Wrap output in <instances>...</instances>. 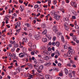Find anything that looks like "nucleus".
<instances>
[{"mask_svg": "<svg viewBox=\"0 0 79 79\" xmlns=\"http://www.w3.org/2000/svg\"><path fill=\"white\" fill-rule=\"evenodd\" d=\"M23 4L25 5V6H27V3H26V2H24V3H23Z\"/></svg>", "mask_w": 79, "mask_h": 79, "instance_id": "52", "label": "nucleus"}, {"mask_svg": "<svg viewBox=\"0 0 79 79\" xmlns=\"http://www.w3.org/2000/svg\"><path fill=\"white\" fill-rule=\"evenodd\" d=\"M23 8H24V7L22 6H20V9L21 11H23Z\"/></svg>", "mask_w": 79, "mask_h": 79, "instance_id": "20", "label": "nucleus"}, {"mask_svg": "<svg viewBox=\"0 0 79 79\" xmlns=\"http://www.w3.org/2000/svg\"><path fill=\"white\" fill-rule=\"evenodd\" d=\"M77 31H78L77 33L79 35V28L78 29H77Z\"/></svg>", "mask_w": 79, "mask_h": 79, "instance_id": "64", "label": "nucleus"}, {"mask_svg": "<svg viewBox=\"0 0 79 79\" xmlns=\"http://www.w3.org/2000/svg\"><path fill=\"white\" fill-rule=\"evenodd\" d=\"M41 27L43 28H45V25L44 24H42L41 25Z\"/></svg>", "mask_w": 79, "mask_h": 79, "instance_id": "29", "label": "nucleus"}, {"mask_svg": "<svg viewBox=\"0 0 79 79\" xmlns=\"http://www.w3.org/2000/svg\"><path fill=\"white\" fill-rule=\"evenodd\" d=\"M66 38H67V39H70V38L69 37V36L68 35H66Z\"/></svg>", "mask_w": 79, "mask_h": 79, "instance_id": "59", "label": "nucleus"}, {"mask_svg": "<svg viewBox=\"0 0 79 79\" xmlns=\"http://www.w3.org/2000/svg\"><path fill=\"white\" fill-rule=\"evenodd\" d=\"M4 20H6V24H8V19L6 18L4 19Z\"/></svg>", "mask_w": 79, "mask_h": 79, "instance_id": "15", "label": "nucleus"}, {"mask_svg": "<svg viewBox=\"0 0 79 79\" xmlns=\"http://www.w3.org/2000/svg\"><path fill=\"white\" fill-rule=\"evenodd\" d=\"M48 51H50L52 50V49H51V48H48Z\"/></svg>", "mask_w": 79, "mask_h": 79, "instance_id": "57", "label": "nucleus"}, {"mask_svg": "<svg viewBox=\"0 0 79 79\" xmlns=\"http://www.w3.org/2000/svg\"><path fill=\"white\" fill-rule=\"evenodd\" d=\"M55 44L56 46H57V47H59V46H60V42H56Z\"/></svg>", "mask_w": 79, "mask_h": 79, "instance_id": "19", "label": "nucleus"}, {"mask_svg": "<svg viewBox=\"0 0 79 79\" xmlns=\"http://www.w3.org/2000/svg\"><path fill=\"white\" fill-rule=\"evenodd\" d=\"M14 45L15 47L16 48H17V47H18V44H16V43H14Z\"/></svg>", "mask_w": 79, "mask_h": 79, "instance_id": "25", "label": "nucleus"}, {"mask_svg": "<svg viewBox=\"0 0 79 79\" xmlns=\"http://www.w3.org/2000/svg\"><path fill=\"white\" fill-rule=\"evenodd\" d=\"M40 11H40H41V9H40V7H39L37 10V11Z\"/></svg>", "mask_w": 79, "mask_h": 79, "instance_id": "36", "label": "nucleus"}, {"mask_svg": "<svg viewBox=\"0 0 79 79\" xmlns=\"http://www.w3.org/2000/svg\"><path fill=\"white\" fill-rule=\"evenodd\" d=\"M54 5L56 4V0L54 1Z\"/></svg>", "mask_w": 79, "mask_h": 79, "instance_id": "47", "label": "nucleus"}, {"mask_svg": "<svg viewBox=\"0 0 79 79\" xmlns=\"http://www.w3.org/2000/svg\"><path fill=\"white\" fill-rule=\"evenodd\" d=\"M56 53L57 54V55H58V56H59L60 55V52H58V50L56 51Z\"/></svg>", "mask_w": 79, "mask_h": 79, "instance_id": "32", "label": "nucleus"}, {"mask_svg": "<svg viewBox=\"0 0 79 79\" xmlns=\"http://www.w3.org/2000/svg\"><path fill=\"white\" fill-rule=\"evenodd\" d=\"M72 63V62H71L69 63V64H68V65L69 66V67H71V63Z\"/></svg>", "mask_w": 79, "mask_h": 79, "instance_id": "37", "label": "nucleus"}, {"mask_svg": "<svg viewBox=\"0 0 79 79\" xmlns=\"http://www.w3.org/2000/svg\"><path fill=\"white\" fill-rule=\"evenodd\" d=\"M29 77H30L31 78H32V75L31 74H30L29 75Z\"/></svg>", "mask_w": 79, "mask_h": 79, "instance_id": "53", "label": "nucleus"}, {"mask_svg": "<svg viewBox=\"0 0 79 79\" xmlns=\"http://www.w3.org/2000/svg\"><path fill=\"white\" fill-rule=\"evenodd\" d=\"M53 31H54L55 32V31H58V30H57V28H56V27H54L53 28Z\"/></svg>", "mask_w": 79, "mask_h": 79, "instance_id": "10", "label": "nucleus"}, {"mask_svg": "<svg viewBox=\"0 0 79 79\" xmlns=\"http://www.w3.org/2000/svg\"><path fill=\"white\" fill-rule=\"evenodd\" d=\"M61 40L63 43H64V37L62 35L61 36Z\"/></svg>", "mask_w": 79, "mask_h": 79, "instance_id": "16", "label": "nucleus"}, {"mask_svg": "<svg viewBox=\"0 0 79 79\" xmlns=\"http://www.w3.org/2000/svg\"><path fill=\"white\" fill-rule=\"evenodd\" d=\"M37 72L39 73H42V71H39V70H37Z\"/></svg>", "mask_w": 79, "mask_h": 79, "instance_id": "55", "label": "nucleus"}, {"mask_svg": "<svg viewBox=\"0 0 79 79\" xmlns=\"http://www.w3.org/2000/svg\"><path fill=\"white\" fill-rule=\"evenodd\" d=\"M39 7V5H36L34 6V8L35 9H36V8H37Z\"/></svg>", "mask_w": 79, "mask_h": 79, "instance_id": "26", "label": "nucleus"}, {"mask_svg": "<svg viewBox=\"0 0 79 79\" xmlns=\"http://www.w3.org/2000/svg\"><path fill=\"white\" fill-rule=\"evenodd\" d=\"M29 37H30V38L31 39L32 38V34H29Z\"/></svg>", "mask_w": 79, "mask_h": 79, "instance_id": "56", "label": "nucleus"}, {"mask_svg": "<svg viewBox=\"0 0 79 79\" xmlns=\"http://www.w3.org/2000/svg\"><path fill=\"white\" fill-rule=\"evenodd\" d=\"M61 34H62V33L61 32L58 33L57 34V36L60 37V36L61 35Z\"/></svg>", "mask_w": 79, "mask_h": 79, "instance_id": "22", "label": "nucleus"}, {"mask_svg": "<svg viewBox=\"0 0 79 79\" xmlns=\"http://www.w3.org/2000/svg\"><path fill=\"white\" fill-rule=\"evenodd\" d=\"M36 48V45H34L31 46L32 49H35Z\"/></svg>", "mask_w": 79, "mask_h": 79, "instance_id": "18", "label": "nucleus"}, {"mask_svg": "<svg viewBox=\"0 0 79 79\" xmlns=\"http://www.w3.org/2000/svg\"><path fill=\"white\" fill-rule=\"evenodd\" d=\"M71 5L72 6H76V3L74 2H71Z\"/></svg>", "mask_w": 79, "mask_h": 79, "instance_id": "5", "label": "nucleus"}, {"mask_svg": "<svg viewBox=\"0 0 79 79\" xmlns=\"http://www.w3.org/2000/svg\"><path fill=\"white\" fill-rule=\"evenodd\" d=\"M15 48H13L11 49V52H15Z\"/></svg>", "mask_w": 79, "mask_h": 79, "instance_id": "34", "label": "nucleus"}, {"mask_svg": "<svg viewBox=\"0 0 79 79\" xmlns=\"http://www.w3.org/2000/svg\"><path fill=\"white\" fill-rule=\"evenodd\" d=\"M64 49H67L68 48V47L66 45H64Z\"/></svg>", "mask_w": 79, "mask_h": 79, "instance_id": "33", "label": "nucleus"}, {"mask_svg": "<svg viewBox=\"0 0 79 79\" xmlns=\"http://www.w3.org/2000/svg\"><path fill=\"white\" fill-rule=\"evenodd\" d=\"M47 32V30H44V31L43 32H42L43 34H46V32Z\"/></svg>", "mask_w": 79, "mask_h": 79, "instance_id": "27", "label": "nucleus"}, {"mask_svg": "<svg viewBox=\"0 0 79 79\" xmlns=\"http://www.w3.org/2000/svg\"><path fill=\"white\" fill-rule=\"evenodd\" d=\"M42 40L43 42H47V39H46V38H42Z\"/></svg>", "mask_w": 79, "mask_h": 79, "instance_id": "13", "label": "nucleus"}, {"mask_svg": "<svg viewBox=\"0 0 79 79\" xmlns=\"http://www.w3.org/2000/svg\"><path fill=\"white\" fill-rule=\"evenodd\" d=\"M69 49L71 53H72V54H73V53H74V50H73V49H72V48H71V47H69Z\"/></svg>", "mask_w": 79, "mask_h": 79, "instance_id": "2", "label": "nucleus"}, {"mask_svg": "<svg viewBox=\"0 0 79 79\" xmlns=\"http://www.w3.org/2000/svg\"><path fill=\"white\" fill-rule=\"evenodd\" d=\"M65 28L66 29V30H68L69 29V27H68V26L65 27Z\"/></svg>", "mask_w": 79, "mask_h": 79, "instance_id": "43", "label": "nucleus"}, {"mask_svg": "<svg viewBox=\"0 0 79 79\" xmlns=\"http://www.w3.org/2000/svg\"><path fill=\"white\" fill-rule=\"evenodd\" d=\"M34 36L35 37V39H36V40H39V39H40V36L39 34L35 35Z\"/></svg>", "mask_w": 79, "mask_h": 79, "instance_id": "3", "label": "nucleus"}, {"mask_svg": "<svg viewBox=\"0 0 79 79\" xmlns=\"http://www.w3.org/2000/svg\"><path fill=\"white\" fill-rule=\"evenodd\" d=\"M44 68V67L43 65H41L40 67H39V68L38 69L39 70H42V69Z\"/></svg>", "mask_w": 79, "mask_h": 79, "instance_id": "6", "label": "nucleus"}, {"mask_svg": "<svg viewBox=\"0 0 79 79\" xmlns=\"http://www.w3.org/2000/svg\"><path fill=\"white\" fill-rule=\"evenodd\" d=\"M54 55H55V54L54 53H52L51 54V56H52V57H53Z\"/></svg>", "mask_w": 79, "mask_h": 79, "instance_id": "51", "label": "nucleus"}, {"mask_svg": "<svg viewBox=\"0 0 79 79\" xmlns=\"http://www.w3.org/2000/svg\"><path fill=\"white\" fill-rule=\"evenodd\" d=\"M27 65H28V66H29L30 68H32V64L30 63H28L27 64Z\"/></svg>", "mask_w": 79, "mask_h": 79, "instance_id": "9", "label": "nucleus"}, {"mask_svg": "<svg viewBox=\"0 0 79 79\" xmlns=\"http://www.w3.org/2000/svg\"><path fill=\"white\" fill-rule=\"evenodd\" d=\"M71 44H72V45H75V43H74V42H73V41H71Z\"/></svg>", "mask_w": 79, "mask_h": 79, "instance_id": "49", "label": "nucleus"}, {"mask_svg": "<svg viewBox=\"0 0 79 79\" xmlns=\"http://www.w3.org/2000/svg\"><path fill=\"white\" fill-rule=\"evenodd\" d=\"M72 18L73 19H76V17L75 16H72Z\"/></svg>", "mask_w": 79, "mask_h": 79, "instance_id": "41", "label": "nucleus"}, {"mask_svg": "<svg viewBox=\"0 0 79 79\" xmlns=\"http://www.w3.org/2000/svg\"><path fill=\"white\" fill-rule=\"evenodd\" d=\"M64 10V9L63 8H62V9H60V11H62Z\"/></svg>", "mask_w": 79, "mask_h": 79, "instance_id": "63", "label": "nucleus"}, {"mask_svg": "<svg viewBox=\"0 0 79 79\" xmlns=\"http://www.w3.org/2000/svg\"><path fill=\"white\" fill-rule=\"evenodd\" d=\"M48 57L46 56V57H45V58L44 59V60H48Z\"/></svg>", "mask_w": 79, "mask_h": 79, "instance_id": "30", "label": "nucleus"}, {"mask_svg": "<svg viewBox=\"0 0 79 79\" xmlns=\"http://www.w3.org/2000/svg\"><path fill=\"white\" fill-rule=\"evenodd\" d=\"M35 53L36 54H37L38 53H39V52L37 50H35L34 51Z\"/></svg>", "mask_w": 79, "mask_h": 79, "instance_id": "42", "label": "nucleus"}, {"mask_svg": "<svg viewBox=\"0 0 79 79\" xmlns=\"http://www.w3.org/2000/svg\"><path fill=\"white\" fill-rule=\"evenodd\" d=\"M23 41L24 42H27V38H23Z\"/></svg>", "mask_w": 79, "mask_h": 79, "instance_id": "24", "label": "nucleus"}, {"mask_svg": "<svg viewBox=\"0 0 79 79\" xmlns=\"http://www.w3.org/2000/svg\"><path fill=\"white\" fill-rule=\"evenodd\" d=\"M25 25V26H27V27H31V25L27 23H26Z\"/></svg>", "mask_w": 79, "mask_h": 79, "instance_id": "21", "label": "nucleus"}, {"mask_svg": "<svg viewBox=\"0 0 79 79\" xmlns=\"http://www.w3.org/2000/svg\"><path fill=\"white\" fill-rule=\"evenodd\" d=\"M25 60L26 62H27V61H29V59H28L27 58L25 59Z\"/></svg>", "mask_w": 79, "mask_h": 79, "instance_id": "46", "label": "nucleus"}, {"mask_svg": "<svg viewBox=\"0 0 79 79\" xmlns=\"http://www.w3.org/2000/svg\"><path fill=\"white\" fill-rule=\"evenodd\" d=\"M64 27H68V24L67 23H64Z\"/></svg>", "mask_w": 79, "mask_h": 79, "instance_id": "28", "label": "nucleus"}, {"mask_svg": "<svg viewBox=\"0 0 79 79\" xmlns=\"http://www.w3.org/2000/svg\"><path fill=\"white\" fill-rule=\"evenodd\" d=\"M33 66H34L35 69H38V65H37L35 64L33 65Z\"/></svg>", "mask_w": 79, "mask_h": 79, "instance_id": "14", "label": "nucleus"}, {"mask_svg": "<svg viewBox=\"0 0 79 79\" xmlns=\"http://www.w3.org/2000/svg\"><path fill=\"white\" fill-rule=\"evenodd\" d=\"M20 30H21V29H19V30H16V31L17 32H18V33H19V31H20Z\"/></svg>", "mask_w": 79, "mask_h": 79, "instance_id": "38", "label": "nucleus"}, {"mask_svg": "<svg viewBox=\"0 0 79 79\" xmlns=\"http://www.w3.org/2000/svg\"><path fill=\"white\" fill-rule=\"evenodd\" d=\"M45 77L46 79H49V78H50V77H51V76H50V75H46L45 76Z\"/></svg>", "mask_w": 79, "mask_h": 79, "instance_id": "12", "label": "nucleus"}, {"mask_svg": "<svg viewBox=\"0 0 79 79\" xmlns=\"http://www.w3.org/2000/svg\"><path fill=\"white\" fill-rule=\"evenodd\" d=\"M49 19L50 20V21H52V17H50Z\"/></svg>", "mask_w": 79, "mask_h": 79, "instance_id": "60", "label": "nucleus"}, {"mask_svg": "<svg viewBox=\"0 0 79 79\" xmlns=\"http://www.w3.org/2000/svg\"><path fill=\"white\" fill-rule=\"evenodd\" d=\"M54 18L56 19V20H59L60 18V17L58 15H54Z\"/></svg>", "mask_w": 79, "mask_h": 79, "instance_id": "1", "label": "nucleus"}, {"mask_svg": "<svg viewBox=\"0 0 79 79\" xmlns=\"http://www.w3.org/2000/svg\"><path fill=\"white\" fill-rule=\"evenodd\" d=\"M58 65L59 66H61V64L60 63H58Z\"/></svg>", "mask_w": 79, "mask_h": 79, "instance_id": "54", "label": "nucleus"}, {"mask_svg": "<svg viewBox=\"0 0 79 79\" xmlns=\"http://www.w3.org/2000/svg\"><path fill=\"white\" fill-rule=\"evenodd\" d=\"M69 76L70 77H73V76H72V74H71V73H70L69 74Z\"/></svg>", "mask_w": 79, "mask_h": 79, "instance_id": "35", "label": "nucleus"}, {"mask_svg": "<svg viewBox=\"0 0 79 79\" xmlns=\"http://www.w3.org/2000/svg\"><path fill=\"white\" fill-rule=\"evenodd\" d=\"M48 3H51V0H48Z\"/></svg>", "mask_w": 79, "mask_h": 79, "instance_id": "61", "label": "nucleus"}, {"mask_svg": "<svg viewBox=\"0 0 79 79\" xmlns=\"http://www.w3.org/2000/svg\"><path fill=\"white\" fill-rule=\"evenodd\" d=\"M73 39L74 41H76V40L77 39V38H76V36H73Z\"/></svg>", "mask_w": 79, "mask_h": 79, "instance_id": "8", "label": "nucleus"}, {"mask_svg": "<svg viewBox=\"0 0 79 79\" xmlns=\"http://www.w3.org/2000/svg\"><path fill=\"white\" fill-rule=\"evenodd\" d=\"M65 2L66 3H69V0H65Z\"/></svg>", "mask_w": 79, "mask_h": 79, "instance_id": "62", "label": "nucleus"}, {"mask_svg": "<svg viewBox=\"0 0 79 79\" xmlns=\"http://www.w3.org/2000/svg\"><path fill=\"white\" fill-rule=\"evenodd\" d=\"M64 72H65L66 74H68V69L66 68H65Z\"/></svg>", "mask_w": 79, "mask_h": 79, "instance_id": "7", "label": "nucleus"}, {"mask_svg": "<svg viewBox=\"0 0 79 79\" xmlns=\"http://www.w3.org/2000/svg\"><path fill=\"white\" fill-rule=\"evenodd\" d=\"M13 68L12 65L9 66V67H8V69H11V68Z\"/></svg>", "mask_w": 79, "mask_h": 79, "instance_id": "45", "label": "nucleus"}, {"mask_svg": "<svg viewBox=\"0 0 79 79\" xmlns=\"http://www.w3.org/2000/svg\"><path fill=\"white\" fill-rule=\"evenodd\" d=\"M56 37L55 36H54L53 37V40H56Z\"/></svg>", "mask_w": 79, "mask_h": 79, "instance_id": "40", "label": "nucleus"}, {"mask_svg": "<svg viewBox=\"0 0 79 79\" xmlns=\"http://www.w3.org/2000/svg\"><path fill=\"white\" fill-rule=\"evenodd\" d=\"M71 52H67V55L68 56H69V57H70L71 56Z\"/></svg>", "mask_w": 79, "mask_h": 79, "instance_id": "11", "label": "nucleus"}, {"mask_svg": "<svg viewBox=\"0 0 79 79\" xmlns=\"http://www.w3.org/2000/svg\"><path fill=\"white\" fill-rule=\"evenodd\" d=\"M37 60L35 59L34 60V63L35 64H37Z\"/></svg>", "mask_w": 79, "mask_h": 79, "instance_id": "44", "label": "nucleus"}, {"mask_svg": "<svg viewBox=\"0 0 79 79\" xmlns=\"http://www.w3.org/2000/svg\"><path fill=\"white\" fill-rule=\"evenodd\" d=\"M31 54L32 55H34V54H35V53L33 52H31Z\"/></svg>", "mask_w": 79, "mask_h": 79, "instance_id": "48", "label": "nucleus"}, {"mask_svg": "<svg viewBox=\"0 0 79 79\" xmlns=\"http://www.w3.org/2000/svg\"><path fill=\"white\" fill-rule=\"evenodd\" d=\"M75 29H78L79 28V27L77 25V26H75Z\"/></svg>", "mask_w": 79, "mask_h": 79, "instance_id": "39", "label": "nucleus"}, {"mask_svg": "<svg viewBox=\"0 0 79 79\" xmlns=\"http://www.w3.org/2000/svg\"><path fill=\"white\" fill-rule=\"evenodd\" d=\"M19 2H20V3H23V1L21 0H19Z\"/></svg>", "mask_w": 79, "mask_h": 79, "instance_id": "58", "label": "nucleus"}, {"mask_svg": "<svg viewBox=\"0 0 79 79\" xmlns=\"http://www.w3.org/2000/svg\"><path fill=\"white\" fill-rule=\"evenodd\" d=\"M16 24H17V26H18V27H19L20 26H21V23L20 22H19V23L17 22L16 23Z\"/></svg>", "mask_w": 79, "mask_h": 79, "instance_id": "23", "label": "nucleus"}, {"mask_svg": "<svg viewBox=\"0 0 79 79\" xmlns=\"http://www.w3.org/2000/svg\"><path fill=\"white\" fill-rule=\"evenodd\" d=\"M24 56H25V54H24V53H20L19 54V56L20 58H23Z\"/></svg>", "mask_w": 79, "mask_h": 79, "instance_id": "4", "label": "nucleus"}, {"mask_svg": "<svg viewBox=\"0 0 79 79\" xmlns=\"http://www.w3.org/2000/svg\"><path fill=\"white\" fill-rule=\"evenodd\" d=\"M28 45V46H29V47H32V42H29Z\"/></svg>", "mask_w": 79, "mask_h": 79, "instance_id": "17", "label": "nucleus"}, {"mask_svg": "<svg viewBox=\"0 0 79 79\" xmlns=\"http://www.w3.org/2000/svg\"><path fill=\"white\" fill-rule=\"evenodd\" d=\"M59 76H63V74L62 73H60L59 74Z\"/></svg>", "mask_w": 79, "mask_h": 79, "instance_id": "50", "label": "nucleus"}, {"mask_svg": "<svg viewBox=\"0 0 79 79\" xmlns=\"http://www.w3.org/2000/svg\"><path fill=\"white\" fill-rule=\"evenodd\" d=\"M16 71L17 73H19L20 72V71L19 70V69H17L16 70Z\"/></svg>", "mask_w": 79, "mask_h": 79, "instance_id": "31", "label": "nucleus"}]
</instances>
